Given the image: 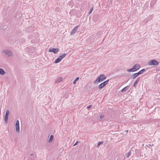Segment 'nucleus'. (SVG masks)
<instances>
[{
	"mask_svg": "<svg viewBox=\"0 0 160 160\" xmlns=\"http://www.w3.org/2000/svg\"><path fill=\"white\" fill-rule=\"evenodd\" d=\"M106 78V77L105 75L103 74H102L94 81V84H97L99 82H102L105 80Z\"/></svg>",
	"mask_w": 160,
	"mask_h": 160,
	"instance_id": "nucleus-1",
	"label": "nucleus"
},
{
	"mask_svg": "<svg viewBox=\"0 0 160 160\" xmlns=\"http://www.w3.org/2000/svg\"><path fill=\"white\" fill-rule=\"evenodd\" d=\"M109 81V80L108 79L101 83L98 86V88L101 90L102 88L104 87L108 83Z\"/></svg>",
	"mask_w": 160,
	"mask_h": 160,
	"instance_id": "nucleus-2",
	"label": "nucleus"
},
{
	"mask_svg": "<svg viewBox=\"0 0 160 160\" xmlns=\"http://www.w3.org/2000/svg\"><path fill=\"white\" fill-rule=\"evenodd\" d=\"M2 52L8 57L11 56L12 55V52L9 50H4L2 51Z\"/></svg>",
	"mask_w": 160,
	"mask_h": 160,
	"instance_id": "nucleus-3",
	"label": "nucleus"
},
{
	"mask_svg": "<svg viewBox=\"0 0 160 160\" xmlns=\"http://www.w3.org/2000/svg\"><path fill=\"white\" fill-rule=\"evenodd\" d=\"M158 64V62L155 60H151L150 62H148V65L150 66L157 65Z\"/></svg>",
	"mask_w": 160,
	"mask_h": 160,
	"instance_id": "nucleus-4",
	"label": "nucleus"
},
{
	"mask_svg": "<svg viewBox=\"0 0 160 160\" xmlns=\"http://www.w3.org/2000/svg\"><path fill=\"white\" fill-rule=\"evenodd\" d=\"M10 113L8 109L6 110V112L4 116L5 122L6 123H7L8 119V116Z\"/></svg>",
	"mask_w": 160,
	"mask_h": 160,
	"instance_id": "nucleus-5",
	"label": "nucleus"
},
{
	"mask_svg": "<svg viewBox=\"0 0 160 160\" xmlns=\"http://www.w3.org/2000/svg\"><path fill=\"white\" fill-rule=\"evenodd\" d=\"M16 130L18 133L20 132L19 123L18 120H17L15 125Z\"/></svg>",
	"mask_w": 160,
	"mask_h": 160,
	"instance_id": "nucleus-6",
	"label": "nucleus"
},
{
	"mask_svg": "<svg viewBox=\"0 0 160 160\" xmlns=\"http://www.w3.org/2000/svg\"><path fill=\"white\" fill-rule=\"evenodd\" d=\"M59 48H50L49 49V52H53L54 53H56L59 51Z\"/></svg>",
	"mask_w": 160,
	"mask_h": 160,
	"instance_id": "nucleus-7",
	"label": "nucleus"
},
{
	"mask_svg": "<svg viewBox=\"0 0 160 160\" xmlns=\"http://www.w3.org/2000/svg\"><path fill=\"white\" fill-rule=\"evenodd\" d=\"M140 68V65L138 64H135L133 67V69L134 72L137 71Z\"/></svg>",
	"mask_w": 160,
	"mask_h": 160,
	"instance_id": "nucleus-8",
	"label": "nucleus"
},
{
	"mask_svg": "<svg viewBox=\"0 0 160 160\" xmlns=\"http://www.w3.org/2000/svg\"><path fill=\"white\" fill-rule=\"evenodd\" d=\"M79 26H78L74 28L71 32L70 33L72 35L74 34L77 31Z\"/></svg>",
	"mask_w": 160,
	"mask_h": 160,
	"instance_id": "nucleus-9",
	"label": "nucleus"
},
{
	"mask_svg": "<svg viewBox=\"0 0 160 160\" xmlns=\"http://www.w3.org/2000/svg\"><path fill=\"white\" fill-rule=\"evenodd\" d=\"M62 78L61 77L58 78L55 80L56 83H58L62 81Z\"/></svg>",
	"mask_w": 160,
	"mask_h": 160,
	"instance_id": "nucleus-10",
	"label": "nucleus"
},
{
	"mask_svg": "<svg viewBox=\"0 0 160 160\" xmlns=\"http://www.w3.org/2000/svg\"><path fill=\"white\" fill-rule=\"evenodd\" d=\"M138 75H139L138 74V73H134V74L132 75L131 76V78H132V79H134V78H135L136 77H138Z\"/></svg>",
	"mask_w": 160,
	"mask_h": 160,
	"instance_id": "nucleus-11",
	"label": "nucleus"
},
{
	"mask_svg": "<svg viewBox=\"0 0 160 160\" xmlns=\"http://www.w3.org/2000/svg\"><path fill=\"white\" fill-rule=\"evenodd\" d=\"M140 79V77H138L137 78V80H136V81H135V82H134V84H133V87H136V85L138 83V82L139 80Z\"/></svg>",
	"mask_w": 160,
	"mask_h": 160,
	"instance_id": "nucleus-12",
	"label": "nucleus"
},
{
	"mask_svg": "<svg viewBox=\"0 0 160 160\" xmlns=\"http://www.w3.org/2000/svg\"><path fill=\"white\" fill-rule=\"evenodd\" d=\"M128 88L129 87L128 86L125 87L121 90V92H123L127 91L128 89Z\"/></svg>",
	"mask_w": 160,
	"mask_h": 160,
	"instance_id": "nucleus-13",
	"label": "nucleus"
},
{
	"mask_svg": "<svg viewBox=\"0 0 160 160\" xmlns=\"http://www.w3.org/2000/svg\"><path fill=\"white\" fill-rule=\"evenodd\" d=\"M66 56V53H64L62 55L60 56L59 58H60L62 60L63 58H64Z\"/></svg>",
	"mask_w": 160,
	"mask_h": 160,
	"instance_id": "nucleus-14",
	"label": "nucleus"
},
{
	"mask_svg": "<svg viewBox=\"0 0 160 160\" xmlns=\"http://www.w3.org/2000/svg\"><path fill=\"white\" fill-rule=\"evenodd\" d=\"M5 73V72L4 71V70L2 68H0V74L2 75L4 74Z\"/></svg>",
	"mask_w": 160,
	"mask_h": 160,
	"instance_id": "nucleus-15",
	"label": "nucleus"
},
{
	"mask_svg": "<svg viewBox=\"0 0 160 160\" xmlns=\"http://www.w3.org/2000/svg\"><path fill=\"white\" fill-rule=\"evenodd\" d=\"M145 71V69H143L141 70L140 71L138 72V75H140L142 74Z\"/></svg>",
	"mask_w": 160,
	"mask_h": 160,
	"instance_id": "nucleus-16",
	"label": "nucleus"
},
{
	"mask_svg": "<svg viewBox=\"0 0 160 160\" xmlns=\"http://www.w3.org/2000/svg\"><path fill=\"white\" fill-rule=\"evenodd\" d=\"M61 61V60L60 58H58L55 61L54 63H57L59 62L60 61Z\"/></svg>",
	"mask_w": 160,
	"mask_h": 160,
	"instance_id": "nucleus-17",
	"label": "nucleus"
},
{
	"mask_svg": "<svg viewBox=\"0 0 160 160\" xmlns=\"http://www.w3.org/2000/svg\"><path fill=\"white\" fill-rule=\"evenodd\" d=\"M53 136L52 135H51L50 136V137L49 138V142H52L53 140Z\"/></svg>",
	"mask_w": 160,
	"mask_h": 160,
	"instance_id": "nucleus-18",
	"label": "nucleus"
},
{
	"mask_svg": "<svg viewBox=\"0 0 160 160\" xmlns=\"http://www.w3.org/2000/svg\"><path fill=\"white\" fill-rule=\"evenodd\" d=\"M131 154V151L127 153L126 155V156L127 158H128L130 156Z\"/></svg>",
	"mask_w": 160,
	"mask_h": 160,
	"instance_id": "nucleus-19",
	"label": "nucleus"
},
{
	"mask_svg": "<svg viewBox=\"0 0 160 160\" xmlns=\"http://www.w3.org/2000/svg\"><path fill=\"white\" fill-rule=\"evenodd\" d=\"M79 79V77L77 78L73 82V84H75L76 83V82Z\"/></svg>",
	"mask_w": 160,
	"mask_h": 160,
	"instance_id": "nucleus-20",
	"label": "nucleus"
},
{
	"mask_svg": "<svg viewBox=\"0 0 160 160\" xmlns=\"http://www.w3.org/2000/svg\"><path fill=\"white\" fill-rule=\"evenodd\" d=\"M103 143V142L102 141H101V142H99L98 143V144H97V147H99V146L101 145V144H102Z\"/></svg>",
	"mask_w": 160,
	"mask_h": 160,
	"instance_id": "nucleus-21",
	"label": "nucleus"
},
{
	"mask_svg": "<svg viewBox=\"0 0 160 160\" xmlns=\"http://www.w3.org/2000/svg\"><path fill=\"white\" fill-rule=\"evenodd\" d=\"M93 6H92L90 10V11L88 13L89 14H90L92 13V11L93 10Z\"/></svg>",
	"mask_w": 160,
	"mask_h": 160,
	"instance_id": "nucleus-22",
	"label": "nucleus"
},
{
	"mask_svg": "<svg viewBox=\"0 0 160 160\" xmlns=\"http://www.w3.org/2000/svg\"><path fill=\"white\" fill-rule=\"evenodd\" d=\"M127 71L128 72H134V71L133 69V68H132L131 69H128L127 70Z\"/></svg>",
	"mask_w": 160,
	"mask_h": 160,
	"instance_id": "nucleus-23",
	"label": "nucleus"
},
{
	"mask_svg": "<svg viewBox=\"0 0 160 160\" xmlns=\"http://www.w3.org/2000/svg\"><path fill=\"white\" fill-rule=\"evenodd\" d=\"M92 106V105H89V106H88L87 107V108L88 109L90 108H91V107Z\"/></svg>",
	"mask_w": 160,
	"mask_h": 160,
	"instance_id": "nucleus-24",
	"label": "nucleus"
},
{
	"mask_svg": "<svg viewBox=\"0 0 160 160\" xmlns=\"http://www.w3.org/2000/svg\"><path fill=\"white\" fill-rule=\"evenodd\" d=\"M78 142H77L76 143H75L74 144V145L73 146H76V145H77V144L78 143Z\"/></svg>",
	"mask_w": 160,
	"mask_h": 160,
	"instance_id": "nucleus-25",
	"label": "nucleus"
},
{
	"mask_svg": "<svg viewBox=\"0 0 160 160\" xmlns=\"http://www.w3.org/2000/svg\"><path fill=\"white\" fill-rule=\"evenodd\" d=\"M104 118V116L103 115H101L100 116V118L101 119H102Z\"/></svg>",
	"mask_w": 160,
	"mask_h": 160,
	"instance_id": "nucleus-26",
	"label": "nucleus"
},
{
	"mask_svg": "<svg viewBox=\"0 0 160 160\" xmlns=\"http://www.w3.org/2000/svg\"><path fill=\"white\" fill-rule=\"evenodd\" d=\"M33 155V154L32 153L31 154V156H32Z\"/></svg>",
	"mask_w": 160,
	"mask_h": 160,
	"instance_id": "nucleus-27",
	"label": "nucleus"
},
{
	"mask_svg": "<svg viewBox=\"0 0 160 160\" xmlns=\"http://www.w3.org/2000/svg\"><path fill=\"white\" fill-rule=\"evenodd\" d=\"M126 132H128V130H126Z\"/></svg>",
	"mask_w": 160,
	"mask_h": 160,
	"instance_id": "nucleus-28",
	"label": "nucleus"
}]
</instances>
